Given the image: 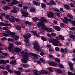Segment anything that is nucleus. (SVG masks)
Returning <instances> with one entry per match:
<instances>
[{"mask_svg":"<svg viewBox=\"0 0 75 75\" xmlns=\"http://www.w3.org/2000/svg\"><path fill=\"white\" fill-rule=\"evenodd\" d=\"M11 12L12 13H17V11L14 9L12 10H11Z\"/></svg>","mask_w":75,"mask_h":75,"instance_id":"nucleus-38","label":"nucleus"},{"mask_svg":"<svg viewBox=\"0 0 75 75\" xmlns=\"http://www.w3.org/2000/svg\"><path fill=\"white\" fill-rule=\"evenodd\" d=\"M51 5H54L55 6V5H56V4L55 3V2H54L53 1H51L50 2Z\"/></svg>","mask_w":75,"mask_h":75,"instance_id":"nucleus-39","label":"nucleus"},{"mask_svg":"<svg viewBox=\"0 0 75 75\" xmlns=\"http://www.w3.org/2000/svg\"><path fill=\"white\" fill-rule=\"evenodd\" d=\"M23 67L24 68H28V67H29V65L27 64H23Z\"/></svg>","mask_w":75,"mask_h":75,"instance_id":"nucleus-31","label":"nucleus"},{"mask_svg":"<svg viewBox=\"0 0 75 75\" xmlns=\"http://www.w3.org/2000/svg\"><path fill=\"white\" fill-rule=\"evenodd\" d=\"M64 7L67 9L69 8V6L68 5H64Z\"/></svg>","mask_w":75,"mask_h":75,"instance_id":"nucleus-34","label":"nucleus"},{"mask_svg":"<svg viewBox=\"0 0 75 75\" xmlns=\"http://www.w3.org/2000/svg\"><path fill=\"white\" fill-rule=\"evenodd\" d=\"M3 73L4 75H7V74H8V72H7V71H4L3 72Z\"/></svg>","mask_w":75,"mask_h":75,"instance_id":"nucleus-43","label":"nucleus"},{"mask_svg":"<svg viewBox=\"0 0 75 75\" xmlns=\"http://www.w3.org/2000/svg\"><path fill=\"white\" fill-rule=\"evenodd\" d=\"M67 73L69 75H73L74 74L70 72V71L67 72Z\"/></svg>","mask_w":75,"mask_h":75,"instance_id":"nucleus-51","label":"nucleus"},{"mask_svg":"<svg viewBox=\"0 0 75 75\" xmlns=\"http://www.w3.org/2000/svg\"><path fill=\"white\" fill-rule=\"evenodd\" d=\"M30 31L33 33V34L35 35H36L37 34V32L36 31L33 30L31 31Z\"/></svg>","mask_w":75,"mask_h":75,"instance_id":"nucleus-35","label":"nucleus"},{"mask_svg":"<svg viewBox=\"0 0 75 75\" xmlns=\"http://www.w3.org/2000/svg\"><path fill=\"white\" fill-rule=\"evenodd\" d=\"M75 35H71L70 36V37L71 38H74V37H75Z\"/></svg>","mask_w":75,"mask_h":75,"instance_id":"nucleus-60","label":"nucleus"},{"mask_svg":"<svg viewBox=\"0 0 75 75\" xmlns=\"http://www.w3.org/2000/svg\"><path fill=\"white\" fill-rule=\"evenodd\" d=\"M25 23L26 24H28V25H32V24L31 23V22H30L28 21H25Z\"/></svg>","mask_w":75,"mask_h":75,"instance_id":"nucleus-28","label":"nucleus"},{"mask_svg":"<svg viewBox=\"0 0 75 75\" xmlns=\"http://www.w3.org/2000/svg\"><path fill=\"white\" fill-rule=\"evenodd\" d=\"M30 12H35V9L34 8H31L30 9Z\"/></svg>","mask_w":75,"mask_h":75,"instance_id":"nucleus-21","label":"nucleus"},{"mask_svg":"<svg viewBox=\"0 0 75 75\" xmlns=\"http://www.w3.org/2000/svg\"><path fill=\"white\" fill-rule=\"evenodd\" d=\"M30 55L33 56V57H38V55L35 53H30Z\"/></svg>","mask_w":75,"mask_h":75,"instance_id":"nucleus-18","label":"nucleus"},{"mask_svg":"<svg viewBox=\"0 0 75 75\" xmlns=\"http://www.w3.org/2000/svg\"><path fill=\"white\" fill-rule=\"evenodd\" d=\"M67 16L68 17H69L70 18H71V19H73V16L72 15H70V14L68 13L67 14Z\"/></svg>","mask_w":75,"mask_h":75,"instance_id":"nucleus-25","label":"nucleus"},{"mask_svg":"<svg viewBox=\"0 0 75 75\" xmlns=\"http://www.w3.org/2000/svg\"><path fill=\"white\" fill-rule=\"evenodd\" d=\"M18 69H19L20 72H23V68L21 67H20L18 68Z\"/></svg>","mask_w":75,"mask_h":75,"instance_id":"nucleus-50","label":"nucleus"},{"mask_svg":"<svg viewBox=\"0 0 75 75\" xmlns=\"http://www.w3.org/2000/svg\"><path fill=\"white\" fill-rule=\"evenodd\" d=\"M69 68L71 71H72L74 70V67H73V66L70 67Z\"/></svg>","mask_w":75,"mask_h":75,"instance_id":"nucleus-61","label":"nucleus"},{"mask_svg":"<svg viewBox=\"0 0 75 75\" xmlns=\"http://www.w3.org/2000/svg\"><path fill=\"white\" fill-rule=\"evenodd\" d=\"M68 21H69V22H71V21H72V20H71V19H63L62 20L63 22L65 24H67L68 23L67 22H68Z\"/></svg>","mask_w":75,"mask_h":75,"instance_id":"nucleus-7","label":"nucleus"},{"mask_svg":"<svg viewBox=\"0 0 75 75\" xmlns=\"http://www.w3.org/2000/svg\"><path fill=\"white\" fill-rule=\"evenodd\" d=\"M4 23L3 22H1L0 23V26H4Z\"/></svg>","mask_w":75,"mask_h":75,"instance_id":"nucleus-49","label":"nucleus"},{"mask_svg":"<svg viewBox=\"0 0 75 75\" xmlns=\"http://www.w3.org/2000/svg\"><path fill=\"white\" fill-rule=\"evenodd\" d=\"M49 41L50 42H52L54 45L56 47H58L59 46H61V43L57 39H50L49 40Z\"/></svg>","mask_w":75,"mask_h":75,"instance_id":"nucleus-1","label":"nucleus"},{"mask_svg":"<svg viewBox=\"0 0 75 75\" xmlns=\"http://www.w3.org/2000/svg\"><path fill=\"white\" fill-rule=\"evenodd\" d=\"M33 3L34 5H36V6H39L40 4V2H37L35 1H33Z\"/></svg>","mask_w":75,"mask_h":75,"instance_id":"nucleus-16","label":"nucleus"},{"mask_svg":"<svg viewBox=\"0 0 75 75\" xmlns=\"http://www.w3.org/2000/svg\"><path fill=\"white\" fill-rule=\"evenodd\" d=\"M38 27H45V25L43 23H39L37 25Z\"/></svg>","mask_w":75,"mask_h":75,"instance_id":"nucleus-10","label":"nucleus"},{"mask_svg":"<svg viewBox=\"0 0 75 75\" xmlns=\"http://www.w3.org/2000/svg\"><path fill=\"white\" fill-rule=\"evenodd\" d=\"M15 73L18 75H20L21 74V72L18 71H15Z\"/></svg>","mask_w":75,"mask_h":75,"instance_id":"nucleus-22","label":"nucleus"},{"mask_svg":"<svg viewBox=\"0 0 75 75\" xmlns=\"http://www.w3.org/2000/svg\"><path fill=\"white\" fill-rule=\"evenodd\" d=\"M3 8L5 11H7L8 9H10V8L8 6H6L3 7Z\"/></svg>","mask_w":75,"mask_h":75,"instance_id":"nucleus-15","label":"nucleus"},{"mask_svg":"<svg viewBox=\"0 0 75 75\" xmlns=\"http://www.w3.org/2000/svg\"><path fill=\"white\" fill-rule=\"evenodd\" d=\"M68 65H69V66L70 67H73V65H73V64L72 63H71V62H69L68 63Z\"/></svg>","mask_w":75,"mask_h":75,"instance_id":"nucleus-46","label":"nucleus"},{"mask_svg":"<svg viewBox=\"0 0 75 75\" xmlns=\"http://www.w3.org/2000/svg\"><path fill=\"white\" fill-rule=\"evenodd\" d=\"M57 72H58L59 74H62V71L59 69H57Z\"/></svg>","mask_w":75,"mask_h":75,"instance_id":"nucleus-29","label":"nucleus"},{"mask_svg":"<svg viewBox=\"0 0 75 75\" xmlns=\"http://www.w3.org/2000/svg\"><path fill=\"white\" fill-rule=\"evenodd\" d=\"M39 21L40 22H42L43 23H46L47 21L46 19H41L39 20Z\"/></svg>","mask_w":75,"mask_h":75,"instance_id":"nucleus-20","label":"nucleus"},{"mask_svg":"<svg viewBox=\"0 0 75 75\" xmlns=\"http://www.w3.org/2000/svg\"><path fill=\"white\" fill-rule=\"evenodd\" d=\"M43 29L44 30H46V31H47L48 30V28L46 27H43Z\"/></svg>","mask_w":75,"mask_h":75,"instance_id":"nucleus-62","label":"nucleus"},{"mask_svg":"<svg viewBox=\"0 0 75 75\" xmlns=\"http://www.w3.org/2000/svg\"><path fill=\"white\" fill-rule=\"evenodd\" d=\"M0 61L1 62V64L2 63V64H4L5 65L6 64V62L4 60H1Z\"/></svg>","mask_w":75,"mask_h":75,"instance_id":"nucleus-30","label":"nucleus"},{"mask_svg":"<svg viewBox=\"0 0 75 75\" xmlns=\"http://www.w3.org/2000/svg\"><path fill=\"white\" fill-rule=\"evenodd\" d=\"M45 70H41L40 72V74H45Z\"/></svg>","mask_w":75,"mask_h":75,"instance_id":"nucleus-32","label":"nucleus"},{"mask_svg":"<svg viewBox=\"0 0 75 75\" xmlns=\"http://www.w3.org/2000/svg\"><path fill=\"white\" fill-rule=\"evenodd\" d=\"M5 32H6V33H8V34L9 35V34L10 33V31L8 30H5Z\"/></svg>","mask_w":75,"mask_h":75,"instance_id":"nucleus-59","label":"nucleus"},{"mask_svg":"<svg viewBox=\"0 0 75 75\" xmlns=\"http://www.w3.org/2000/svg\"><path fill=\"white\" fill-rule=\"evenodd\" d=\"M49 64L50 65L53 66V67H55V66L57 65V64L55 62H49Z\"/></svg>","mask_w":75,"mask_h":75,"instance_id":"nucleus-8","label":"nucleus"},{"mask_svg":"<svg viewBox=\"0 0 75 75\" xmlns=\"http://www.w3.org/2000/svg\"><path fill=\"white\" fill-rule=\"evenodd\" d=\"M59 38H60L62 40H65V38H64V37L62 35H59Z\"/></svg>","mask_w":75,"mask_h":75,"instance_id":"nucleus-27","label":"nucleus"},{"mask_svg":"<svg viewBox=\"0 0 75 75\" xmlns=\"http://www.w3.org/2000/svg\"><path fill=\"white\" fill-rule=\"evenodd\" d=\"M31 53H29L25 52L24 54H23L22 55V56L23 57V58L26 57V58H28V57H29L30 55V54Z\"/></svg>","mask_w":75,"mask_h":75,"instance_id":"nucleus-3","label":"nucleus"},{"mask_svg":"<svg viewBox=\"0 0 75 75\" xmlns=\"http://www.w3.org/2000/svg\"><path fill=\"white\" fill-rule=\"evenodd\" d=\"M9 35H11V36L12 37V36H15V35H16V34L14 33L13 32H10L9 34Z\"/></svg>","mask_w":75,"mask_h":75,"instance_id":"nucleus-23","label":"nucleus"},{"mask_svg":"<svg viewBox=\"0 0 75 75\" xmlns=\"http://www.w3.org/2000/svg\"><path fill=\"white\" fill-rule=\"evenodd\" d=\"M13 8L15 11H17L18 10H19L18 8L16 7H13Z\"/></svg>","mask_w":75,"mask_h":75,"instance_id":"nucleus-40","label":"nucleus"},{"mask_svg":"<svg viewBox=\"0 0 75 75\" xmlns=\"http://www.w3.org/2000/svg\"><path fill=\"white\" fill-rule=\"evenodd\" d=\"M34 48L35 50H39L40 47H39V46H34Z\"/></svg>","mask_w":75,"mask_h":75,"instance_id":"nucleus-33","label":"nucleus"},{"mask_svg":"<svg viewBox=\"0 0 75 75\" xmlns=\"http://www.w3.org/2000/svg\"><path fill=\"white\" fill-rule=\"evenodd\" d=\"M55 61H56L57 62H60V60H59V59L57 58L55 59Z\"/></svg>","mask_w":75,"mask_h":75,"instance_id":"nucleus-54","label":"nucleus"},{"mask_svg":"<svg viewBox=\"0 0 75 75\" xmlns=\"http://www.w3.org/2000/svg\"><path fill=\"white\" fill-rule=\"evenodd\" d=\"M8 72H10V73H11V74H13V70H11L10 69H9V70H8Z\"/></svg>","mask_w":75,"mask_h":75,"instance_id":"nucleus-41","label":"nucleus"},{"mask_svg":"<svg viewBox=\"0 0 75 75\" xmlns=\"http://www.w3.org/2000/svg\"><path fill=\"white\" fill-rule=\"evenodd\" d=\"M60 26L61 27H64L65 26V25L63 23H60Z\"/></svg>","mask_w":75,"mask_h":75,"instance_id":"nucleus-55","label":"nucleus"},{"mask_svg":"<svg viewBox=\"0 0 75 75\" xmlns=\"http://www.w3.org/2000/svg\"><path fill=\"white\" fill-rule=\"evenodd\" d=\"M23 37L25 39L28 40V38H30V37H31V34L29 33H27L26 35H23Z\"/></svg>","mask_w":75,"mask_h":75,"instance_id":"nucleus-4","label":"nucleus"},{"mask_svg":"<svg viewBox=\"0 0 75 75\" xmlns=\"http://www.w3.org/2000/svg\"><path fill=\"white\" fill-rule=\"evenodd\" d=\"M21 61L23 63H27L28 62V61L29 60V59L28 57H24V58L21 59Z\"/></svg>","mask_w":75,"mask_h":75,"instance_id":"nucleus-5","label":"nucleus"},{"mask_svg":"<svg viewBox=\"0 0 75 75\" xmlns=\"http://www.w3.org/2000/svg\"><path fill=\"white\" fill-rule=\"evenodd\" d=\"M55 29L57 30V31H60V30H61V28H59V27L58 26H56Z\"/></svg>","mask_w":75,"mask_h":75,"instance_id":"nucleus-37","label":"nucleus"},{"mask_svg":"<svg viewBox=\"0 0 75 75\" xmlns=\"http://www.w3.org/2000/svg\"><path fill=\"white\" fill-rule=\"evenodd\" d=\"M6 17L7 18H9V19H17V18H16L14 17L13 16L11 15H7Z\"/></svg>","mask_w":75,"mask_h":75,"instance_id":"nucleus-12","label":"nucleus"},{"mask_svg":"<svg viewBox=\"0 0 75 75\" xmlns=\"http://www.w3.org/2000/svg\"><path fill=\"white\" fill-rule=\"evenodd\" d=\"M2 34H3V35L4 36V37H7V36H8V35H7V34H6V33H2Z\"/></svg>","mask_w":75,"mask_h":75,"instance_id":"nucleus-47","label":"nucleus"},{"mask_svg":"<svg viewBox=\"0 0 75 75\" xmlns=\"http://www.w3.org/2000/svg\"><path fill=\"white\" fill-rule=\"evenodd\" d=\"M9 46L8 48V50L9 51L12 53L14 52V50L13 49L14 48V45L12 43H10L9 44Z\"/></svg>","mask_w":75,"mask_h":75,"instance_id":"nucleus-2","label":"nucleus"},{"mask_svg":"<svg viewBox=\"0 0 75 75\" xmlns=\"http://www.w3.org/2000/svg\"><path fill=\"white\" fill-rule=\"evenodd\" d=\"M71 23H72V25L73 26H75V21H72L71 22Z\"/></svg>","mask_w":75,"mask_h":75,"instance_id":"nucleus-57","label":"nucleus"},{"mask_svg":"<svg viewBox=\"0 0 75 75\" xmlns=\"http://www.w3.org/2000/svg\"><path fill=\"white\" fill-rule=\"evenodd\" d=\"M41 38L42 40H43V41H46L47 40V39L44 37V36H42L41 37Z\"/></svg>","mask_w":75,"mask_h":75,"instance_id":"nucleus-48","label":"nucleus"},{"mask_svg":"<svg viewBox=\"0 0 75 75\" xmlns=\"http://www.w3.org/2000/svg\"><path fill=\"white\" fill-rule=\"evenodd\" d=\"M33 45H35L34 46H38V43L37 42H34L33 43Z\"/></svg>","mask_w":75,"mask_h":75,"instance_id":"nucleus-42","label":"nucleus"},{"mask_svg":"<svg viewBox=\"0 0 75 75\" xmlns=\"http://www.w3.org/2000/svg\"><path fill=\"white\" fill-rule=\"evenodd\" d=\"M54 13L52 12H50L49 13V14L47 16L49 18H52L54 17Z\"/></svg>","mask_w":75,"mask_h":75,"instance_id":"nucleus-6","label":"nucleus"},{"mask_svg":"<svg viewBox=\"0 0 75 75\" xmlns=\"http://www.w3.org/2000/svg\"><path fill=\"white\" fill-rule=\"evenodd\" d=\"M47 32H48L49 33V32H50V33H51V32H52V30H51V29L49 28H48L47 29Z\"/></svg>","mask_w":75,"mask_h":75,"instance_id":"nucleus-53","label":"nucleus"},{"mask_svg":"<svg viewBox=\"0 0 75 75\" xmlns=\"http://www.w3.org/2000/svg\"><path fill=\"white\" fill-rule=\"evenodd\" d=\"M4 26H11V25H10V24L8 23L5 24L4 25Z\"/></svg>","mask_w":75,"mask_h":75,"instance_id":"nucleus-64","label":"nucleus"},{"mask_svg":"<svg viewBox=\"0 0 75 75\" xmlns=\"http://www.w3.org/2000/svg\"><path fill=\"white\" fill-rule=\"evenodd\" d=\"M8 5L9 6H13L14 4H13V2H12L11 3H8Z\"/></svg>","mask_w":75,"mask_h":75,"instance_id":"nucleus-36","label":"nucleus"},{"mask_svg":"<svg viewBox=\"0 0 75 75\" xmlns=\"http://www.w3.org/2000/svg\"><path fill=\"white\" fill-rule=\"evenodd\" d=\"M28 7L27 6H24L23 8L21 10V11H22V12L24 11H27V8H28Z\"/></svg>","mask_w":75,"mask_h":75,"instance_id":"nucleus-13","label":"nucleus"},{"mask_svg":"<svg viewBox=\"0 0 75 75\" xmlns=\"http://www.w3.org/2000/svg\"><path fill=\"white\" fill-rule=\"evenodd\" d=\"M12 38H14L15 40L17 41L19 39V36L16 35L13 36H12Z\"/></svg>","mask_w":75,"mask_h":75,"instance_id":"nucleus-14","label":"nucleus"},{"mask_svg":"<svg viewBox=\"0 0 75 75\" xmlns=\"http://www.w3.org/2000/svg\"><path fill=\"white\" fill-rule=\"evenodd\" d=\"M21 13L23 14V16L24 17H28V12H21Z\"/></svg>","mask_w":75,"mask_h":75,"instance_id":"nucleus-9","label":"nucleus"},{"mask_svg":"<svg viewBox=\"0 0 75 75\" xmlns=\"http://www.w3.org/2000/svg\"><path fill=\"white\" fill-rule=\"evenodd\" d=\"M9 20L12 23H15V21L14 19H9Z\"/></svg>","mask_w":75,"mask_h":75,"instance_id":"nucleus-44","label":"nucleus"},{"mask_svg":"<svg viewBox=\"0 0 75 75\" xmlns=\"http://www.w3.org/2000/svg\"><path fill=\"white\" fill-rule=\"evenodd\" d=\"M15 28L16 29V30H21V27L20 26L18 25H17V26H16Z\"/></svg>","mask_w":75,"mask_h":75,"instance_id":"nucleus-24","label":"nucleus"},{"mask_svg":"<svg viewBox=\"0 0 75 75\" xmlns=\"http://www.w3.org/2000/svg\"><path fill=\"white\" fill-rule=\"evenodd\" d=\"M70 30H72V31H74L75 30V28L74 27H72L70 28Z\"/></svg>","mask_w":75,"mask_h":75,"instance_id":"nucleus-52","label":"nucleus"},{"mask_svg":"<svg viewBox=\"0 0 75 75\" xmlns=\"http://www.w3.org/2000/svg\"><path fill=\"white\" fill-rule=\"evenodd\" d=\"M18 6L19 7H23V4H18Z\"/></svg>","mask_w":75,"mask_h":75,"instance_id":"nucleus-63","label":"nucleus"},{"mask_svg":"<svg viewBox=\"0 0 75 75\" xmlns=\"http://www.w3.org/2000/svg\"><path fill=\"white\" fill-rule=\"evenodd\" d=\"M14 50L16 52L18 53V52H20L21 51V49L20 48L16 47L14 49Z\"/></svg>","mask_w":75,"mask_h":75,"instance_id":"nucleus-11","label":"nucleus"},{"mask_svg":"<svg viewBox=\"0 0 75 75\" xmlns=\"http://www.w3.org/2000/svg\"><path fill=\"white\" fill-rule=\"evenodd\" d=\"M16 63V60H14L13 61H11L10 62V64L11 65H14Z\"/></svg>","mask_w":75,"mask_h":75,"instance_id":"nucleus-19","label":"nucleus"},{"mask_svg":"<svg viewBox=\"0 0 75 75\" xmlns=\"http://www.w3.org/2000/svg\"><path fill=\"white\" fill-rule=\"evenodd\" d=\"M15 43L16 45H20L21 44V42H16Z\"/></svg>","mask_w":75,"mask_h":75,"instance_id":"nucleus-45","label":"nucleus"},{"mask_svg":"<svg viewBox=\"0 0 75 75\" xmlns=\"http://www.w3.org/2000/svg\"><path fill=\"white\" fill-rule=\"evenodd\" d=\"M12 1L13 4L14 5H15V4H18V2L16 0H13Z\"/></svg>","mask_w":75,"mask_h":75,"instance_id":"nucleus-17","label":"nucleus"},{"mask_svg":"<svg viewBox=\"0 0 75 75\" xmlns=\"http://www.w3.org/2000/svg\"><path fill=\"white\" fill-rule=\"evenodd\" d=\"M59 67L61 68H64V66H63L62 64H60L59 65Z\"/></svg>","mask_w":75,"mask_h":75,"instance_id":"nucleus-58","label":"nucleus"},{"mask_svg":"<svg viewBox=\"0 0 75 75\" xmlns=\"http://www.w3.org/2000/svg\"><path fill=\"white\" fill-rule=\"evenodd\" d=\"M41 6L42 8H45L46 7V5L44 3H41Z\"/></svg>","mask_w":75,"mask_h":75,"instance_id":"nucleus-26","label":"nucleus"},{"mask_svg":"<svg viewBox=\"0 0 75 75\" xmlns=\"http://www.w3.org/2000/svg\"><path fill=\"white\" fill-rule=\"evenodd\" d=\"M24 41L25 42H26V43H29V41L28 39L24 40Z\"/></svg>","mask_w":75,"mask_h":75,"instance_id":"nucleus-56","label":"nucleus"}]
</instances>
